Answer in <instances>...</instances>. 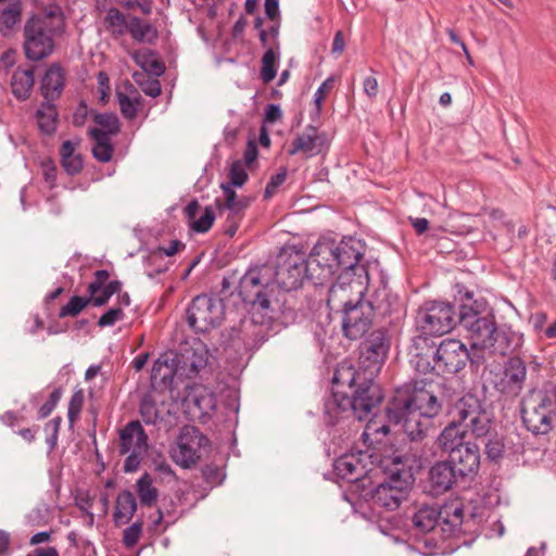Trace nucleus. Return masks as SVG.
<instances>
[{"label": "nucleus", "instance_id": "f257e3e1", "mask_svg": "<svg viewBox=\"0 0 556 556\" xmlns=\"http://www.w3.org/2000/svg\"><path fill=\"white\" fill-rule=\"evenodd\" d=\"M390 349L388 331L379 328L361 344L357 366L344 361L338 365L332 378L331 395L325 401L324 420L329 427L354 417L362 421L383 399L375 378Z\"/></svg>", "mask_w": 556, "mask_h": 556}, {"label": "nucleus", "instance_id": "f03ea898", "mask_svg": "<svg viewBox=\"0 0 556 556\" xmlns=\"http://www.w3.org/2000/svg\"><path fill=\"white\" fill-rule=\"evenodd\" d=\"M454 304L456 323L467 333L471 348L482 350L490 355L505 356L516 348L515 334L498 328L495 316L488 301L475 296L465 286H455Z\"/></svg>", "mask_w": 556, "mask_h": 556}, {"label": "nucleus", "instance_id": "7ed1b4c3", "mask_svg": "<svg viewBox=\"0 0 556 556\" xmlns=\"http://www.w3.org/2000/svg\"><path fill=\"white\" fill-rule=\"evenodd\" d=\"M442 406L433 390L415 383L395 390L386 407V417L412 441H419L427 435L431 419L441 413Z\"/></svg>", "mask_w": 556, "mask_h": 556}, {"label": "nucleus", "instance_id": "20e7f679", "mask_svg": "<svg viewBox=\"0 0 556 556\" xmlns=\"http://www.w3.org/2000/svg\"><path fill=\"white\" fill-rule=\"evenodd\" d=\"M239 295L242 301L262 313L257 317V312L252 313L250 319L240 323L239 339L247 346L258 344L263 340L262 325L265 317L271 319L269 312L273 299L276 298L277 289L274 282V268L268 265L250 268L239 281Z\"/></svg>", "mask_w": 556, "mask_h": 556}, {"label": "nucleus", "instance_id": "39448f33", "mask_svg": "<svg viewBox=\"0 0 556 556\" xmlns=\"http://www.w3.org/2000/svg\"><path fill=\"white\" fill-rule=\"evenodd\" d=\"M450 421L437 439L438 446L451 453L467 445L465 437L468 431L475 438L485 437L492 428L491 414L484 403L475 394L467 393L448 408Z\"/></svg>", "mask_w": 556, "mask_h": 556}, {"label": "nucleus", "instance_id": "423d86ee", "mask_svg": "<svg viewBox=\"0 0 556 556\" xmlns=\"http://www.w3.org/2000/svg\"><path fill=\"white\" fill-rule=\"evenodd\" d=\"M315 255L321 266H329L330 280L339 271L341 279L355 277L357 295L365 291L369 283L370 262L364 260L366 244L364 241L349 237L340 242L319 240L315 245Z\"/></svg>", "mask_w": 556, "mask_h": 556}, {"label": "nucleus", "instance_id": "0eeeda50", "mask_svg": "<svg viewBox=\"0 0 556 556\" xmlns=\"http://www.w3.org/2000/svg\"><path fill=\"white\" fill-rule=\"evenodd\" d=\"M274 282L279 289L290 292L303 286L305 281L313 286H324L330 281L329 266H321L313 247L308 257L295 247H285L276 258Z\"/></svg>", "mask_w": 556, "mask_h": 556}, {"label": "nucleus", "instance_id": "6e6552de", "mask_svg": "<svg viewBox=\"0 0 556 556\" xmlns=\"http://www.w3.org/2000/svg\"><path fill=\"white\" fill-rule=\"evenodd\" d=\"M65 20L59 7L45 9L28 17L23 28V50L27 60L49 58L55 49V38L64 33Z\"/></svg>", "mask_w": 556, "mask_h": 556}, {"label": "nucleus", "instance_id": "1a4fd4ad", "mask_svg": "<svg viewBox=\"0 0 556 556\" xmlns=\"http://www.w3.org/2000/svg\"><path fill=\"white\" fill-rule=\"evenodd\" d=\"M395 468L390 470L383 482L364 495L371 510L381 515L382 511L395 510L407 495L414 484L415 478L409 467H406L400 457L394 459Z\"/></svg>", "mask_w": 556, "mask_h": 556}, {"label": "nucleus", "instance_id": "9d476101", "mask_svg": "<svg viewBox=\"0 0 556 556\" xmlns=\"http://www.w3.org/2000/svg\"><path fill=\"white\" fill-rule=\"evenodd\" d=\"M410 521L419 533H428L439 527L444 538H458L462 533L464 510L462 507L438 509L435 506L422 505L414 511Z\"/></svg>", "mask_w": 556, "mask_h": 556}, {"label": "nucleus", "instance_id": "9b49d317", "mask_svg": "<svg viewBox=\"0 0 556 556\" xmlns=\"http://www.w3.org/2000/svg\"><path fill=\"white\" fill-rule=\"evenodd\" d=\"M187 323L198 333H204L220 326L225 315V304L213 294H200L188 305Z\"/></svg>", "mask_w": 556, "mask_h": 556}, {"label": "nucleus", "instance_id": "f8f14e48", "mask_svg": "<svg viewBox=\"0 0 556 556\" xmlns=\"http://www.w3.org/2000/svg\"><path fill=\"white\" fill-rule=\"evenodd\" d=\"M416 325L424 336H443L457 325L455 307L447 302L427 301L417 312Z\"/></svg>", "mask_w": 556, "mask_h": 556}, {"label": "nucleus", "instance_id": "ddd939ff", "mask_svg": "<svg viewBox=\"0 0 556 556\" xmlns=\"http://www.w3.org/2000/svg\"><path fill=\"white\" fill-rule=\"evenodd\" d=\"M553 415H556L554 401L546 393H534L521 402L522 421L534 434H546L551 431Z\"/></svg>", "mask_w": 556, "mask_h": 556}, {"label": "nucleus", "instance_id": "4468645a", "mask_svg": "<svg viewBox=\"0 0 556 556\" xmlns=\"http://www.w3.org/2000/svg\"><path fill=\"white\" fill-rule=\"evenodd\" d=\"M148 452V435L139 420L129 421L119 430V454L128 456L124 463L125 472L138 470Z\"/></svg>", "mask_w": 556, "mask_h": 556}, {"label": "nucleus", "instance_id": "2eb2a0df", "mask_svg": "<svg viewBox=\"0 0 556 556\" xmlns=\"http://www.w3.org/2000/svg\"><path fill=\"white\" fill-rule=\"evenodd\" d=\"M208 439L193 426H185L172 450V458L182 468H191L201 458L202 451L208 446Z\"/></svg>", "mask_w": 556, "mask_h": 556}, {"label": "nucleus", "instance_id": "dca6fc26", "mask_svg": "<svg viewBox=\"0 0 556 556\" xmlns=\"http://www.w3.org/2000/svg\"><path fill=\"white\" fill-rule=\"evenodd\" d=\"M363 294L357 295L356 302L342 312V331L349 340L362 339L372 325L374 303L365 301Z\"/></svg>", "mask_w": 556, "mask_h": 556}, {"label": "nucleus", "instance_id": "f3484780", "mask_svg": "<svg viewBox=\"0 0 556 556\" xmlns=\"http://www.w3.org/2000/svg\"><path fill=\"white\" fill-rule=\"evenodd\" d=\"M527 378L526 363L517 356L509 357L498 374L494 376L492 384L504 396L517 397L525 386Z\"/></svg>", "mask_w": 556, "mask_h": 556}, {"label": "nucleus", "instance_id": "a211bd4d", "mask_svg": "<svg viewBox=\"0 0 556 556\" xmlns=\"http://www.w3.org/2000/svg\"><path fill=\"white\" fill-rule=\"evenodd\" d=\"M470 358L467 346L459 340L445 339L437 346L438 374H457Z\"/></svg>", "mask_w": 556, "mask_h": 556}, {"label": "nucleus", "instance_id": "6ab92c4d", "mask_svg": "<svg viewBox=\"0 0 556 556\" xmlns=\"http://www.w3.org/2000/svg\"><path fill=\"white\" fill-rule=\"evenodd\" d=\"M185 380L184 374H180V366L175 357L167 355L159 357L151 370V384L154 389L173 390L178 382Z\"/></svg>", "mask_w": 556, "mask_h": 556}, {"label": "nucleus", "instance_id": "aec40b11", "mask_svg": "<svg viewBox=\"0 0 556 556\" xmlns=\"http://www.w3.org/2000/svg\"><path fill=\"white\" fill-rule=\"evenodd\" d=\"M480 448L475 442H467V445L460 446L448 453L450 465H452L457 476L465 481L467 478H473L480 467Z\"/></svg>", "mask_w": 556, "mask_h": 556}, {"label": "nucleus", "instance_id": "412c9836", "mask_svg": "<svg viewBox=\"0 0 556 556\" xmlns=\"http://www.w3.org/2000/svg\"><path fill=\"white\" fill-rule=\"evenodd\" d=\"M409 364L420 374L437 370V348L426 336H417L408 348Z\"/></svg>", "mask_w": 556, "mask_h": 556}, {"label": "nucleus", "instance_id": "4be33fe9", "mask_svg": "<svg viewBox=\"0 0 556 556\" xmlns=\"http://www.w3.org/2000/svg\"><path fill=\"white\" fill-rule=\"evenodd\" d=\"M327 148L328 140L326 134L318 131L315 126L308 125L302 134H298L292 140L288 153L290 155L303 153L306 157H313L320 154Z\"/></svg>", "mask_w": 556, "mask_h": 556}, {"label": "nucleus", "instance_id": "5701e85b", "mask_svg": "<svg viewBox=\"0 0 556 556\" xmlns=\"http://www.w3.org/2000/svg\"><path fill=\"white\" fill-rule=\"evenodd\" d=\"M453 468L447 460H440L429 469L427 485L432 495L444 494L463 481Z\"/></svg>", "mask_w": 556, "mask_h": 556}, {"label": "nucleus", "instance_id": "b1692460", "mask_svg": "<svg viewBox=\"0 0 556 556\" xmlns=\"http://www.w3.org/2000/svg\"><path fill=\"white\" fill-rule=\"evenodd\" d=\"M208 349L202 341H194L192 345L176 356L180 366V374L185 379H193L204 369L208 362Z\"/></svg>", "mask_w": 556, "mask_h": 556}, {"label": "nucleus", "instance_id": "393cba45", "mask_svg": "<svg viewBox=\"0 0 556 556\" xmlns=\"http://www.w3.org/2000/svg\"><path fill=\"white\" fill-rule=\"evenodd\" d=\"M356 292L357 286L355 277L341 279L338 274L336 282L329 288L327 304L331 311L342 313L356 302Z\"/></svg>", "mask_w": 556, "mask_h": 556}, {"label": "nucleus", "instance_id": "a878e982", "mask_svg": "<svg viewBox=\"0 0 556 556\" xmlns=\"http://www.w3.org/2000/svg\"><path fill=\"white\" fill-rule=\"evenodd\" d=\"M363 453L344 454L337 458L333 463V470L338 478L348 482H357L365 478L367 468L361 458Z\"/></svg>", "mask_w": 556, "mask_h": 556}, {"label": "nucleus", "instance_id": "bb28decb", "mask_svg": "<svg viewBox=\"0 0 556 556\" xmlns=\"http://www.w3.org/2000/svg\"><path fill=\"white\" fill-rule=\"evenodd\" d=\"M252 199L249 197H240V201L231 204H220V200L216 199L215 203L220 215L226 213L224 233L233 237L244 217L245 211L251 205Z\"/></svg>", "mask_w": 556, "mask_h": 556}, {"label": "nucleus", "instance_id": "cd10ccee", "mask_svg": "<svg viewBox=\"0 0 556 556\" xmlns=\"http://www.w3.org/2000/svg\"><path fill=\"white\" fill-rule=\"evenodd\" d=\"M484 438H486L484 453L491 462H498L506 455L518 453V446L514 442V438L519 440L517 434L503 435L491 433L490 430Z\"/></svg>", "mask_w": 556, "mask_h": 556}, {"label": "nucleus", "instance_id": "c85d7f7f", "mask_svg": "<svg viewBox=\"0 0 556 556\" xmlns=\"http://www.w3.org/2000/svg\"><path fill=\"white\" fill-rule=\"evenodd\" d=\"M65 83L64 71L60 64H51L42 79L40 91L45 100L54 101L60 98Z\"/></svg>", "mask_w": 556, "mask_h": 556}, {"label": "nucleus", "instance_id": "c756f323", "mask_svg": "<svg viewBox=\"0 0 556 556\" xmlns=\"http://www.w3.org/2000/svg\"><path fill=\"white\" fill-rule=\"evenodd\" d=\"M137 510V501L129 490H124L116 497L113 521L121 527L128 523Z\"/></svg>", "mask_w": 556, "mask_h": 556}, {"label": "nucleus", "instance_id": "7c9ffc66", "mask_svg": "<svg viewBox=\"0 0 556 556\" xmlns=\"http://www.w3.org/2000/svg\"><path fill=\"white\" fill-rule=\"evenodd\" d=\"M35 85L34 67H17L11 79L12 93L17 100L25 101L30 97Z\"/></svg>", "mask_w": 556, "mask_h": 556}, {"label": "nucleus", "instance_id": "2f4dec72", "mask_svg": "<svg viewBox=\"0 0 556 556\" xmlns=\"http://www.w3.org/2000/svg\"><path fill=\"white\" fill-rule=\"evenodd\" d=\"M189 409H197L199 416L210 415L216 406L215 397L206 389L200 388L193 390L186 397Z\"/></svg>", "mask_w": 556, "mask_h": 556}, {"label": "nucleus", "instance_id": "473e14b6", "mask_svg": "<svg viewBox=\"0 0 556 556\" xmlns=\"http://www.w3.org/2000/svg\"><path fill=\"white\" fill-rule=\"evenodd\" d=\"M90 138L93 140L92 146V155L93 157L101 162L108 163L112 160L113 156V144L111 138H106L105 135L98 130V128H90L88 130Z\"/></svg>", "mask_w": 556, "mask_h": 556}, {"label": "nucleus", "instance_id": "72a5a7b5", "mask_svg": "<svg viewBox=\"0 0 556 556\" xmlns=\"http://www.w3.org/2000/svg\"><path fill=\"white\" fill-rule=\"evenodd\" d=\"M58 111L52 101L46 100L36 113L37 124L42 134L51 135L56 129Z\"/></svg>", "mask_w": 556, "mask_h": 556}, {"label": "nucleus", "instance_id": "f704fd0d", "mask_svg": "<svg viewBox=\"0 0 556 556\" xmlns=\"http://www.w3.org/2000/svg\"><path fill=\"white\" fill-rule=\"evenodd\" d=\"M375 312L382 316L399 313L401 303L396 294H392L388 289L383 288L375 293L374 300Z\"/></svg>", "mask_w": 556, "mask_h": 556}, {"label": "nucleus", "instance_id": "c9c22d12", "mask_svg": "<svg viewBox=\"0 0 556 556\" xmlns=\"http://www.w3.org/2000/svg\"><path fill=\"white\" fill-rule=\"evenodd\" d=\"M137 494L142 506L152 507L159 498V490L153 486L149 473H143L136 483Z\"/></svg>", "mask_w": 556, "mask_h": 556}, {"label": "nucleus", "instance_id": "e433bc0d", "mask_svg": "<svg viewBox=\"0 0 556 556\" xmlns=\"http://www.w3.org/2000/svg\"><path fill=\"white\" fill-rule=\"evenodd\" d=\"M105 29L113 36L119 37L127 31L128 23L125 14L117 8L111 7L106 10V15L103 20Z\"/></svg>", "mask_w": 556, "mask_h": 556}, {"label": "nucleus", "instance_id": "4c0bfd02", "mask_svg": "<svg viewBox=\"0 0 556 556\" xmlns=\"http://www.w3.org/2000/svg\"><path fill=\"white\" fill-rule=\"evenodd\" d=\"M139 412L142 420L147 425H161L164 421V417L161 410L157 408L156 402L150 394H146L139 405Z\"/></svg>", "mask_w": 556, "mask_h": 556}, {"label": "nucleus", "instance_id": "58836bf2", "mask_svg": "<svg viewBox=\"0 0 556 556\" xmlns=\"http://www.w3.org/2000/svg\"><path fill=\"white\" fill-rule=\"evenodd\" d=\"M279 50L275 47L268 48L262 56L260 76L265 84L270 83L277 75L276 63L280 56Z\"/></svg>", "mask_w": 556, "mask_h": 556}, {"label": "nucleus", "instance_id": "ea45409f", "mask_svg": "<svg viewBox=\"0 0 556 556\" xmlns=\"http://www.w3.org/2000/svg\"><path fill=\"white\" fill-rule=\"evenodd\" d=\"M93 122L100 126L98 130L102 131L106 138L116 136L121 131L119 119L113 113H93Z\"/></svg>", "mask_w": 556, "mask_h": 556}, {"label": "nucleus", "instance_id": "a19ab883", "mask_svg": "<svg viewBox=\"0 0 556 556\" xmlns=\"http://www.w3.org/2000/svg\"><path fill=\"white\" fill-rule=\"evenodd\" d=\"M22 3L20 0H10L8 5L2 10L0 15V22L2 25L11 29L21 20Z\"/></svg>", "mask_w": 556, "mask_h": 556}, {"label": "nucleus", "instance_id": "79ce46f5", "mask_svg": "<svg viewBox=\"0 0 556 556\" xmlns=\"http://www.w3.org/2000/svg\"><path fill=\"white\" fill-rule=\"evenodd\" d=\"M134 80L147 96L155 98L161 94V83L156 78H152L144 73H135Z\"/></svg>", "mask_w": 556, "mask_h": 556}, {"label": "nucleus", "instance_id": "37998d69", "mask_svg": "<svg viewBox=\"0 0 556 556\" xmlns=\"http://www.w3.org/2000/svg\"><path fill=\"white\" fill-rule=\"evenodd\" d=\"M89 304H91L89 296L84 298L79 295H74L70 299L67 304L60 309L59 317H75Z\"/></svg>", "mask_w": 556, "mask_h": 556}, {"label": "nucleus", "instance_id": "c03bdc74", "mask_svg": "<svg viewBox=\"0 0 556 556\" xmlns=\"http://www.w3.org/2000/svg\"><path fill=\"white\" fill-rule=\"evenodd\" d=\"M117 98L123 116L127 119H134L138 114L139 106L141 105V98H130L122 92L117 94Z\"/></svg>", "mask_w": 556, "mask_h": 556}, {"label": "nucleus", "instance_id": "a18cd8bd", "mask_svg": "<svg viewBox=\"0 0 556 556\" xmlns=\"http://www.w3.org/2000/svg\"><path fill=\"white\" fill-rule=\"evenodd\" d=\"M151 30L152 26L149 23L143 22L141 18L132 16L129 20L127 31L136 41H143Z\"/></svg>", "mask_w": 556, "mask_h": 556}, {"label": "nucleus", "instance_id": "49530a36", "mask_svg": "<svg viewBox=\"0 0 556 556\" xmlns=\"http://www.w3.org/2000/svg\"><path fill=\"white\" fill-rule=\"evenodd\" d=\"M215 218H216V215H215L214 210L211 206H206L204 208L203 214L200 216V218L191 222L190 228L194 232L205 233L213 226Z\"/></svg>", "mask_w": 556, "mask_h": 556}, {"label": "nucleus", "instance_id": "de8ad7c7", "mask_svg": "<svg viewBox=\"0 0 556 556\" xmlns=\"http://www.w3.org/2000/svg\"><path fill=\"white\" fill-rule=\"evenodd\" d=\"M135 60L137 64L143 70L144 73L161 76L165 72V65L160 60L153 59L148 55H136Z\"/></svg>", "mask_w": 556, "mask_h": 556}, {"label": "nucleus", "instance_id": "09e8293b", "mask_svg": "<svg viewBox=\"0 0 556 556\" xmlns=\"http://www.w3.org/2000/svg\"><path fill=\"white\" fill-rule=\"evenodd\" d=\"M186 244L180 240H172L168 247H157L150 252L148 261L150 263L161 260L164 255L173 256L180 250H184Z\"/></svg>", "mask_w": 556, "mask_h": 556}, {"label": "nucleus", "instance_id": "8fccbe9b", "mask_svg": "<svg viewBox=\"0 0 556 556\" xmlns=\"http://www.w3.org/2000/svg\"><path fill=\"white\" fill-rule=\"evenodd\" d=\"M248 177L244 163L241 160L233 161L229 168L228 182L240 188L247 182Z\"/></svg>", "mask_w": 556, "mask_h": 556}, {"label": "nucleus", "instance_id": "3c124183", "mask_svg": "<svg viewBox=\"0 0 556 556\" xmlns=\"http://www.w3.org/2000/svg\"><path fill=\"white\" fill-rule=\"evenodd\" d=\"M84 392L83 390H77L73 393L70 403H68V409H67V418L71 426L75 424V421L78 419L83 405H84Z\"/></svg>", "mask_w": 556, "mask_h": 556}, {"label": "nucleus", "instance_id": "603ef678", "mask_svg": "<svg viewBox=\"0 0 556 556\" xmlns=\"http://www.w3.org/2000/svg\"><path fill=\"white\" fill-rule=\"evenodd\" d=\"M142 526L143 522L141 520H137L124 530L122 541L127 548H131L138 543L142 534Z\"/></svg>", "mask_w": 556, "mask_h": 556}, {"label": "nucleus", "instance_id": "864d4df0", "mask_svg": "<svg viewBox=\"0 0 556 556\" xmlns=\"http://www.w3.org/2000/svg\"><path fill=\"white\" fill-rule=\"evenodd\" d=\"M61 165L70 176L79 174L83 169V157L79 153L71 155V157L61 159Z\"/></svg>", "mask_w": 556, "mask_h": 556}, {"label": "nucleus", "instance_id": "5fc2aeb1", "mask_svg": "<svg viewBox=\"0 0 556 556\" xmlns=\"http://www.w3.org/2000/svg\"><path fill=\"white\" fill-rule=\"evenodd\" d=\"M287 170L281 168L278 173L273 175L266 185L264 198L269 199L274 195L277 189L286 181Z\"/></svg>", "mask_w": 556, "mask_h": 556}, {"label": "nucleus", "instance_id": "6e6d98bb", "mask_svg": "<svg viewBox=\"0 0 556 556\" xmlns=\"http://www.w3.org/2000/svg\"><path fill=\"white\" fill-rule=\"evenodd\" d=\"M124 318V313L122 307H112L106 311L98 320L99 327H110L113 326L116 321L122 320Z\"/></svg>", "mask_w": 556, "mask_h": 556}, {"label": "nucleus", "instance_id": "4d7b16f0", "mask_svg": "<svg viewBox=\"0 0 556 556\" xmlns=\"http://www.w3.org/2000/svg\"><path fill=\"white\" fill-rule=\"evenodd\" d=\"M110 274L106 269H99L94 273V279L88 285V294L98 293L106 286Z\"/></svg>", "mask_w": 556, "mask_h": 556}, {"label": "nucleus", "instance_id": "13d9d810", "mask_svg": "<svg viewBox=\"0 0 556 556\" xmlns=\"http://www.w3.org/2000/svg\"><path fill=\"white\" fill-rule=\"evenodd\" d=\"M127 10L138 8L142 14L150 15L153 8L152 0H117Z\"/></svg>", "mask_w": 556, "mask_h": 556}, {"label": "nucleus", "instance_id": "bf43d9fd", "mask_svg": "<svg viewBox=\"0 0 556 556\" xmlns=\"http://www.w3.org/2000/svg\"><path fill=\"white\" fill-rule=\"evenodd\" d=\"M334 80L333 78H327L316 90L314 94V102L316 104L317 113L321 110V102L325 99L327 91H329L333 87Z\"/></svg>", "mask_w": 556, "mask_h": 556}, {"label": "nucleus", "instance_id": "052dcab7", "mask_svg": "<svg viewBox=\"0 0 556 556\" xmlns=\"http://www.w3.org/2000/svg\"><path fill=\"white\" fill-rule=\"evenodd\" d=\"M363 90L370 100H374L379 91L378 80L372 76L365 77L363 80Z\"/></svg>", "mask_w": 556, "mask_h": 556}, {"label": "nucleus", "instance_id": "680f3d73", "mask_svg": "<svg viewBox=\"0 0 556 556\" xmlns=\"http://www.w3.org/2000/svg\"><path fill=\"white\" fill-rule=\"evenodd\" d=\"M43 177L50 188H53L56 180V166L53 161L49 160L42 164Z\"/></svg>", "mask_w": 556, "mask_h": 556}, {"label": "nucleus", "instance_id": "e2e57ef3", "mask_svg": "<svg viewBox=\"0 0 556 556\" xmlns=\"http://www.w3.org/2000/svg\"><path fill=\"white\" fill-rule=\"evenodd\" d=\"M113 294L103 287L98 293L89 294L90 302L93 306L100 307L105 305Z\"/></svg>", "mask_w": 556, "mask_h": 556}, {"label": "nucleus", "instance_id": "0e129e2a", "mask_svg": "<svg viewBox=\"0 0 556 556\" xmlns=\"http://www.w3.org/2000/svg\"><path fill=\"white\" fill-rule=\"evenodd\" d=\"M264 9L269 21L281 20L278 0H265Z\"/></svg>", "mask_w": 556, "mask_h": 556}, {"label": "nucleus", "instance_id": "69168bd1", "mask_svg": "<svg viewBox=\"0 0 556 556\" xmlns=\"http://www.w3.org/2000/svg\"><path fill=\"white\" fill-rule=\"evenodd\" d=\"M233 185L230 182H223L220 188L224 193V201H220V204H231L232 202L240 201V197H238L237 192L233 189Z\"/></svg>", "mask_w": 556, "mask_h": 556}, {"label": "nucleus", "instance_id": "338daca9", "mask_svg": "<svg viewBox=\"0 0 556 556\" xmlns=\"http://www.w3.org/2000/svg\"><path fill=\"white\" fill-rule=\"evenodd\" d=\"M88 114L89 110L87 104L84 101L80 102L73 114V124L77 127L83 126L87 119Z\"/></svg>", "mask_w": 556, "mask_h": 556}, {"label": "nucleus", "instance_id": "774afa93", "mask_svg": "<svg viewBox=\"0 0 556 556\" xmlns=\"http://www.w3.org/2000/svg\"><path fill=\"white\" fill-rule=\"evenodd\" d=\"M281 116L282 114L279 105L271 103L266 106L264 117L265 122L273 124L279 121Z\"/></svg>", "mask_w": 556, "mask_h": 556}]
</instances>
